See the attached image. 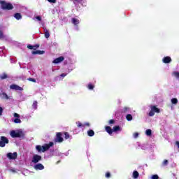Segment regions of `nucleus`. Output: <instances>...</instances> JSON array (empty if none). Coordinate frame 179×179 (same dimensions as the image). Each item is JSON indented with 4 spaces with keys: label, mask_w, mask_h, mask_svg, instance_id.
Wrapping results in <instances>:
<instances>
[{
    "label": "nucleus",
    "mask_w": 179,
    "mask_h": 179,
    "mask_svg": "<svg viewBox=\"0 0 179 179\" xmlns=\"http://www.w3.org/2000/svg\"><path fill=\"white\" fill-rule=\"evenodd\" d=\"M54 146L53 142H50L48 144H45L44 145H36V149L39 153H44L46 150H48L50 148Z\"/></svg>",
    "instance_id": "f257e3e1"
},
{
    "label": "nucleus",
    "mask_w": 179,
    "mask_h": 179,
    "mask_svg": "<svg viewBox=\"0 0 179 179\" xmlns=\"http://www.w3.org/2000/svg\"><path fill=\"white\" fill-rule=\"evenodd\" d=\"M0 5L3 10H12V9H13V5L5 1H0Z\"/></svg>",
    "instance_id": "f03ea898"
},
{
    "label": "nucleus",
    "mask_w": 179,
    "mask_h": 179,
    "mask_svg": "<svg viewBox=\"0 0 179 179\" xmlns=\"http://www.w3.org/2000/svg\"><path fill=\"white\" fill-rule=\"evenodd\" d=\"M10 135L11 138H22V136H24V134H23V131H18L16 132L15 130H12L10 133Z\"/></svg>",
    "instance_id": "7ed1b4c3"
},
{
    "label": "nucleus",
    "mask_w": 179,
    "mask_h": 179,
    "mask_svg": "<svg viewBox=\"0 0 179 179\" xmlns=\"http://www.w3.org/2000/svg\"><path fill=\"white\" fill-rule=\"evenodd\" d=\"M155 113L159 114L160 113V109L156 107V106H151V110L148 113L149 117H153V115H155Z\"/></svg>",
    "instance_id": "20e7f679"
},
{
    "label": "nucleus",
    "mask_w": 179,
    "mask_h": 179,
    "mask_svg": "<svg viewBox=\"0 0 179 179\" xmlns=\"http://www.w3.org/2000/svg\"><path fill=\"white\" fill-rule=\"evenodd\" d=\"M9 143V139L6 136H1L0 137V148H5L6 144Z\"/></svg>",
    "instance_id": "39448f33"
},
{
    "label": "nucleus",
    "mask_w": 179,
    "mask_h": 179,
    "mask_svg": "<svg viewBox=\"0 0 179 179\" xmlns=\"http://www.w3.org/2000/svg\"><path fill=\"white\" fill-rule=\"evenodd\" d=\"M55 142H58L59 143H62V142H64V138H62V133H57L56 138H55Z\"/></svg>",
    "instance_id": "423d86ee"
},
{
    "label": "nucleus",
    "mask_w": 179,
    "mask_h": 179,
    "mask_svg": "<svg viewBox=\"0 0 179 179\" xmlns=\"http://www.w3.org/2000/svg\"><path fill=\"white\" fill-rule=\"evenodd\" d=\"M42 159L43 157L41 155H34L32 158V163H34V164H37V163H38V162H41Z\"/></svg>",
    "instance_id": "0eeeda50"
},
{
    "label": "nucleus",
    "mask_w": 179,
    "mask_h": 179,
    "mask_svg": "<svg viewBox=\"0 0 179 179\" xmlns=\"http://www.w3.org/2000/svg\"><path fill=\"white\" fill-rule=\"evenodd\" d=\"M7 157L10 160H15V159L17 158V152H9L7 154Z\"/></svg>",
    "instance_id": "6e6552de"
},
{
    "label": "nucleus",
    "mask_w": 179,
    "mask_h": 179,
    "mask_svg": "<svg viewBox=\"0 0 179 179\" xmlns=\"http://www.w3.org/2000/svg\"><path fill=\"white\" fill-rule=\"evenodd\" d=\"M10 89H12L13 90H20V92H22V90H23V89L20 86H19L16 84L11 85L10 86Z\"/></svg>",
    "instance_id": "1a4fd4ad"
},
{
    "label": "nucleus",
    "mask_w": 179,
    "mask_h": 179,
    "mask_svg": "<svg viewBox=\"0 0 179 179\" xmlns=\"http://www.w3.org/2000/svg\"><path fill=\"white\" fill-rule=\"evenodd\" d=\"M34 169L35 170H44V165H43L42 164H36L35 165H34Z\"/></svg>",
    "instance_id": "9d476101"
},
{
    "label": "nucleus",
    "mask_w": 179,
    "mask_h": 179,
    "mask_svg": "<svg viewBox=\"0 0 179 179\" xmlns=\"http://www.w3.org/2000/svg\"><path fill=\"white\" fill-rule=\"evenodd\" d=\"M65 58L64 57H59L54 59L53 64H59V62H62Z\"/></svg>",
    "instance_id": "9b49d317"
},
{
    "label": "nucleus",
    "mask_w": 179,
    "mask_h": 179,
    "mask_svg": "<svg viewBox=\"0 0 179 179\" xmlns=\"http://www.w3.org/2000/svg\"><path fill=\"white\" fill-rule=\"evenodd\" d=\"M162 62H164V64H170V62H171V57L169 56L164 57L162 59Z\"/></svg>",
    "instance_id": "f8f14e48"
},
{
    "label": "nucleus",
    "mask_w": 179,
    "mask_h": 179,
    "mask_svg": "<svg viewBox=\"0 0 179 179\" xmlns=\"http://www.w3.org/2000/svg\"><path fill=\"white\" fill-rule=\"evenodd\" d=\"M44 50H32L31 51V54H33V55H43V54H44Z\"/></svg>",
    "instance_id": "ddd939ff"
},
{
    "label": "nucleus",
    "mask_w": 179,
    "mask_h": 179,
    "mask_svg": "<svg viewBox=\"0 0 179 179\" xmlns=\"http://www.w3.org/2000/svg\"><path fill=\"white\" fill-rule=\"evenodd\" d=\"M38 47H40V45H28L27 46V48L29 50H37V48H38Z\"/></svg>",
    "instance_id": "4468645a"
},
{
    "label": "nucleus",
    "mask_w": 179,
    "mask_h": 179,
    "mask_svg": "<svg viewBox=\"0 0 179 179\" xmlns=\"http://www.w3.org/2000/svg\"><path fill=\"white\" fill-rule=\"evenodd\" d=\"M105 129H106V132L108 133L109 135H112L113 131V129H111V127L106 126L105 127Z\"/></svg>",
    "instance_id": "2eb2a0df"
},
{
    "label": "nucleus",
    "mask_w": 179,
    "mask_h": 179,
    "mask_svg": "<svg viewBox=\"0 0 179 179\" xmlns=\"http://www.w3.org/2000/svg\"><path fill=\"white\" fill-rule=\"evenodd\" d=\"M0 96L1 99H4L5 100H9V96L5 92H2L1 94H0Z\"/></svg>",
    "instance_id": "dca6fc26"
},
{
    "label": "nucleus",
    "mask_w": 179,
    "mask_h": 179,
    "mask_svg": "<svg viewBox=\"0 0 179 179\" xmlns=\"http://www.w3.org/2000/svg\"><path fill=\"white\" fill-rule=\"evenodd\" d=\"M14 17L17 20H20V19H22V14H20V13H16L14 14Z\"/></svg>",
    "instance_id": "f3484780"
},
{
    "label": "nucleus",
    "mask_w": 179,
    "mask_h": 179,
    "mask_svg": "<svg viewBox=\"0 0 179 179\" xmlns=\"http://www.w3.org/2000/svg\"><path fill=\"white\" fill-rule=\"evenodd\" d=\"M71 22L75 26H78V24H79L80 23L79 20L76 18H72Z\"/></svg>",
    "instance_id": "a211bd4d"
},
{
    "label": "nucleus",
    "mask_w": 179,
    "mask_h": 179,
    "mask_svg": "<svg viewBox=\"0 0 179 179\" xmlns=\"http://www.w3.org/2000/svg\"><path fill=\"white\" fill-rule=\"evenodd\" d=\"M0 79L3 80V79H8V74L6 73H3V74L0 75Z\"/></svg>",
    "instance_id": "6ab92c4d"
},
{
    "label": "nucleus",
    "mask_w": 179,
    "mask_h": 179,
    "mask_svg": "<svg viewBox=\"0 0 179 179\" xmlns=\"http://www.w3.org/2000/svg\"><path fill=\"white\" fill-rule=\"evenodd\" d=\"M113 132H118V131H121V127L120 126H115L113 127Z\"/></svg>",
    "instance_id": "aec40b11"
},
{
    "label": "nucleus",
    "mask_w": 179,
    "mask_h": 179,
    "mask_svg": "<svg viewBox=\"0 0 179 179\" xmlns=\"http://www.w3.org/2000/svg\"><path fill=\"white\" fill-rule=\"evenodd\" d=\"M145 135L147 136H152V130L150 129H148L145 131Z\"/></svg>",
    "instance_id": "412c9836"
},
{
    "label": "nucleus",
    "mask_w": 179,
    "mask_h": 179,
    "mask_svg": "<svg viewBox=\"0 0 179 179\" xmlns=\"http://www.w3.org/2000/svg\"><path fill=\"white\" fill-rule=\"evenodd\" d=\"M88 136H94V131L90 129L87 131Z\"/></svg>",
    "instance_id": "4be33fe9"
},
{
    "label": "nucleus",
    "mask_w": 179,
    "mask_h": 179,
    "mask_svg": "<svg viewBox=\"0 0 179 179\" xmlns=\"http://www.w3.org/2000/svg\"><path fill=\"white\" fill-rule=\"evenodd\" d=\"M133 177L134 178H138L139 177V173L137 171H134L133 172Z\"/></svg>",
    "instance_id": "5701e85b"
},
{
    "label": "nucleus",
    "mask_w": 179,
    "mask_h": 179,
    "mask_svg": "<svg viewBox=\"0 0 179 179\" xmlns=\"http://www.w3.org/2000/svg\"><path fill=\"white\" fill-rule=\"evenodd\" d=\"M126 120L127 121H132V115H131V114L127 115Z\"/></svg>",
    "instance_id": "b1692460"
},
{
    "label": "nucleus",
    "mask_w": 179,
    "mask_h": 179,
    "mask_svg": "<svg viewBox=\"0 0 179 179\" xmlns=\"http://www.w3.org/2000/svg\"><path fill=\"white\" fill-rule=\"evenodd\" d=\"M171 103L172 104H177L178 103V99H177L176 98H173L171 99Z\"/></svg>",
    "instance_id": "393cba45"
},
{
    "label": "nucleus",
    "mask_w": 179,
    "mask_h": 179,
    "mask_svg": "<svg viewBox=\"0 0 179 179\" xmlns=\"http://www.w3.org/2000/svg\"><path fill=\"white\" fill-rule=\"evenodd\" d=\"M32 108L34 110H37V101H34L32 104Z\"/></svg>",
    "instance_id": "a878e982"
},
{
    "label": "nucleus",
    "mask_w": 179,
    "mask_h": 179,
    "mask_svg": "<svg viewBox=\"0 0 179 179\" xmlns=\"http://www.w3.org/2000/svg\"><path fill=\"white\" fill-rule=\"evenodd\" d=\"M173 75L177 79H179V72L178 71H174L173 73Z\"/></svg>",
    "instance_id": "bb28decb"
},
{
    "label": "nucleus",
    "mask_w": 179,
    "mask_h": 179,
    "mask_svg": "<svg viewBox=\"0 0 179 179\" xmlns=\"http://www.w3.org/2000/svg\"><path fill=\"white\" fill-rule=\"evenodd\" d=\"M87 88L90 90H93L94 89V86L92 85V84H88L87 85Z\"/></svg>",
    "instance_id": "cd10ccee"
},
{
    "label": "nucleus",
    "mask_w": 179,
    "mask_h": 179,
    "mask_svg": "<svg viewBox=\"0 0 179 179\" xmlns=\"http://www.w3.org/2000/svg\"><path fill=\"white\" fill-rule=\"evenodd\" d=\"M15 124H20L22 122V120L19 119V117H17L14 120Z\"/></svg>",
    "instance_id": "c85d7f7f"
},
{
    "label": "nucleus",
    "mask_w": 179,
    "mask_h": 179,
    "mask_svg": "<svg viewBox=\"0 0 179 179\" xmlns=\"http://www.w3.org/2000/svg\"><path fill=\"white\" fill-rule=\"evenodd\" d=\"M71 137V136L69 135V133L68 132H64V138L65 139H69V138Z\"/></svg>",
    "instance_id": "c756f323"
},
{
    "label": "nucleus",
    "mask_w": 179,
    "mask_h": 179,
    "mask_svg": "<svg viewBox=\"0 0 179 179\" xmlns=\"http://www.w3.org/2000/svg\"><path fill=\"white\" fill-rule=\"evenodd\" d=\"M45 38H50V32L48 31V30H46L45 31Z\"/></svg>",
    "instance_id": "7c9ffc66"
},
{
    "label": "nucleus",
    "mask_w": 179,
    "mask_h": 179,
    "mask_svg": "<svg viewBox=\"0 0 179 179\" xmlns=\"http://www.w3.org/2000/svg\"><path fill=\"white\" fill-rule=\"evenodd\" d=\"M169 164V160L164 159L162 162V166H167Z\"/></svg>",
    "instance_id": "2f4dec72"
},
{
    "label": "nucleus",
    "mask_w": 179,
    "mask_h": 179,
    "mask_svg": "<svg viewBox=\"0 0 179 179\" xmlns=\"http://www.w3.org/2000/svg\"><path fill=\"white\" fill-rule=\"evenodd\" d=\"M5 38V35H3V32L2 30H0V39Z\"/></svg>",
    "instance_id": "473e14b6"
},
{
    "label": "nucleus",
    "mask_w": 179,
    "mask_h": 179,
    "mask_svg": "<svg viewBox=\"0 0 179 179\" xmlns=\"http://www.w3.org/2000/svg\"><path fill=\"white\" fill-rule=\"evenodd\" d=\"M77 127H78V128H80V127H85V125H83V124H82V122H77Z\"/></svg>",
    "instance_id": "72a5a7b5"
},
{
    "label": "nucleus",
    "mask_w": 179,
    "mask_h": 179,
    "mask_svg": "<svg viewBox=\"0 0 179 179\" xmlns=\"http://www.w3.org/2000/svg\"><path fill=\"white\" fill-rule=\"evenodd\" d=\"M28 80L29 82H33L34 83H36V82L35 78H28Z\"/></svg>",
    "instance_id": "f704fd0d"
},
{
    "label": "nucleus",
    "mask_w": 179,
    "mask_h": 179,
    "mask_svg": "<svg viewBox=\"0 0 179 179\" xmlns=\"http://www.w3.org/2000/svg\"><path fill=\"white\" fill-rule=\"evenodd\" d=\"M110 177H111V173H110V172H107L106 173V178H110Z\"/></svg>",
    "instance_id": "c9c22d12"
},
{
    "label": "nucleus",
    "mask_w": 179,
    "mask_h": 179,
    "mask_svg": "<svg viewBox=\"0 0 179 179\" xmlns=\"http://www.w3.org/2000/svg\"><path fill=\"white\" fill-rule=\"evenodd\" d=\"M14 117H15V118H20V114H17V113H14Z\"/></svg>",
    "instance_id": "e433bc0d"
},
{
    "label": "nucleus",
    "mask_w": 179,
    "mask_h": 179,
    "mask_svg": "<svg viewBox=\"0 0 179 179\" xmlns=\"http://www.w3.org/2000/svg\"><path fill=\"white\" fill-rule=\"evenodd\" d=\"M151 178H152V179H159V176H157V175H153Z\"/></svg>",
    "instance_id": "4c0bfd02"
},
{
    "label": "nucleus",
    "mask_w": 179,
    "mask_h": 179,
    "mask_svg": "<svg viewBox=\"0 0 179 179\" xmlns=\"http://www.w3.org/2000/svg\"><path fill=\"white\" fill-rule=\"evenodd\" d=\"M48 2H50V3H57V0H48Z\"/></svg>",
    "instance_id": "58836bf2"
},
{
    "label": "nucleus",
    "mask_w": 179,
    "mask_h": 179,
    "mask_svg": "<svg viewBox=\"0 0 179 179\" xmlns=\"http://www.w3.org/2000/svg\"><path fill=\"white\" fill-rule=\"evenodd\" d=\"M36 20H38V22H41V16H36Z\"/></svg>",
    "instance_id": "ea45409f"
},
{
    "label": "nucleus",
    "mask_w": 179,
    "mask_h": 179,
    "mask_svg": "<svg viewBox=\"0 0 179 179\" xmlns=\"http://www.w3.org/2000/svg\"><path fill=\"white\" fill-rule=\"evenodd\" d=\"M2 113H3V108L0 106V116L2 115Z\"/></svg>",
    "instance_id": "a19ab883"
},
{
    "label": "nucleus",
    "mask_w": 179,
    "mask_h": 179,
    "mask_svg": "<svg viewBox=\"0 0 179 179\" xmlns=\"http://www.w3.org/2000/svg\"><path fill=\"white\" fill-rule=\"evenodd\" d=\"M175 145H176V146L179 150V141H176Z\"/></svg>",
    "instance_id": "79ce46f5"
},
{
    "label": "nucleus",
    "mask_w": 179,
    "mask_h": 179,
    "mask_svg": "<svg viewBox=\"0 0 179 179\" xmlns=\"http://www.w3.org/2000/svg\"><path fill=\"white\" fill-rule=\"evenodd\" d=\"M115 122V121L114 120H109V124H114Z\"/></svg>",
    "instance_id": "37998d69"
},
{
    "label": "nucleus",
    "mask_w": 179,
    "mask_h": 179,
    "mask_svg": "<svg viewBox=\"0 0 179 179\" xmlns=\"http://www.w3.org/2000/svg\"><path fill=\"white\" fill-rule=\"evenodd\" d=\"M139 136V134L138 133H134V138H138V136Z\"/></svg>",
    "instance_id": "c03bdc74"
},
{
    "label": "nucleus",
    "mask_w": 179,
    "mask_h": 179,
    "mask_svg": "<svg viewBox=\"0 0 179 179\" xmlns=\"http://www.w3.org/2000/svg\"><path fill=\"white\" fill-rule=\"evenodd\" d=\"M128 111V108H124L123 113H127Z\"/></svg>",
    "instance_id": "a18cd8bd"
},
{
    "label": "nucleus",
    "mask_w": 179,
    "mask_h": 179,
    "mask_svg": "<svg viewBox=\"0 0 179 179\" xmlns=\"http://www.w3.org/2000/svg\"><path fill=\"white\" fill-rule=\"evenodd\" d=\"M60 76H62V78H65V76H66V74H65V73H62V74L60 75Z\"/></svg>",
    "instance_id": "49530a36"
},
{
    "label": "nucleus",
    "mask_w": 179,
    "mask_h": 179,
    "mask_svg": "<svg viewBox=\"0 0 179 179\" xmlns=\"http://www.w3.org/2000/svg\"><path fill=\"white\" fill-rule=\"evenodd\" d=\"M85 125H87V127H90V124L86 123Z\"/></svg>",
    "instance_id": "de8ad7c7"
}]
</instances>
